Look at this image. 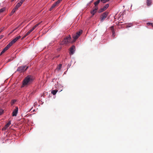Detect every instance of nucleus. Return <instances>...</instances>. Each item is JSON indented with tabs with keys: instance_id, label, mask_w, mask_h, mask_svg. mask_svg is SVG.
I'll return each instance as SVG.
<instances>
[{
	"instance_id": "obj_1",
	"label": "nucleus",
	"mask_w": 153,
	"mask_h": 153,
	"mask_svg": "<svg viewBox=\"0 0 153 153\" xmlns=\"http://www.w3.org/2000/svg\"><path fill=\"white\" fill-rule=\"evenodd\" d=\"M33 80V77L31 75H28L25 78L22 82V87L27 86L31 84Z\"/></svg>"
},
{
	"instance_id": "obj_2",
	"label": "nucleus",
	"mask_w": 153,
	"mask_h": 153,
	"mask_svg": "<svg viewBox=\"0 0 153 153\" xmlns=\"http://www.w3.org/2000/svg\"><path fill=\"white\" fill-rule=\"evenodd\" d=\"M71 36L69 35L64 39V40L62 42L61 44L63 45L68 44L71 42Z\"/></svg>"
},
{
	"instance_id": "obj_3",
	"label": "nucleus",
	"mask_w": 153,
	"mask_h": 153,
	"mask_svg": "<svg viewBox=\"0 0 153 153\" xmlns=\"http://www.w3.org/2000/svg\"><path fill=\"white\" fill-rule=\"evenodd\" d=\"M82 30H80L79 32H77L73 36V37L74 38V41H75L78 38L80 35L82 33Z\"/></svg>"
},
{
	"instance_id": "obj_4",
	"label": "nucleus",
	"mask_w": 153,
	"mask_h": 153,
	"mask_svg": "<svg viewBox=\"0 0 153 153\" xmlns=\"http://www.w3.org/2000/svg\"><path fill=\"white\" fill-rule=\"evenodd\" d=\"M108 13V12L105 11L101 16L100 19L101 22H103L105 19L107 18Z\"/></svg>"
},
{
	"instance_id": "obj_5",
	"label": "nucleus",
	"mask_w": 153,
	"mask_h": 153,
	"mask_svg": "<svg viewBox=\"0 0 153 153\" xmlns=\"http://www.w3.org/2000/svg\"><path fill=\"white\" fill-rule=\"evenodd\" d=\"M26 66H21L18 68L17 71L19 72L20 73L24 72L28 68V67H27L25 69Z\"/></svg>"
},
{
	"instance_id": "obj_6",
	"label": "nucleus",
	"mask_w": 153,
	"mask_h": 153,
	"mask_svg": "<svg viewBox=\"0 0 153 153\" xmlns=\"http://www.w3.org/2000/svg\"><path fill=\"white\" fill-rule=\"evenodd\" d=\"M20 6V5L19 4H17L15 7L13 9L11 13L10 14V16L12 15L18 9V8Z\"/></svg>"
},
{
	"instance_id": "obj_7",
	"label": "nucleus",
	"mask_w": 153,
	"mask_h": 153,
	"mask_svg": "<svg viewBox=\"0 0 153 153\" xmlns=\"http://www.w3.org/2000/svg\"><path fill=\"white\" fill-rule=\"evenodd\" d=\"M109 4H106L103 8H101L98 11L99 13H101L104 11L105 10L109 7Z\"/></svg>"
},
{
	"instance_id": "obj_8",
	"label": "nucleus",
	"mask_w": 153,
	"mask_h": 153,
	"mask_svg": "<svg viewBox=\"0 0 153 153\" xmlns=\"http://www.w3.org/2000/svg\"><path fill=\"white\" fill-rule=\"evenodd\" d=\"M18 110V108L17 107H16L13 110L12 115L13 116H16L17 114Z\"/></svg>"
},
{
	"instance_id": "obj_9",
	"label": "nucleus",
	"mask_w": 153,
	"mask_h": 153,
	"mask_svg": "<svg viewBox=\"0 0 153 153\" xmlns=\"http://www.w3.org/2000/svg\"><path fill=\"white\" fill-rule=\"evenodd\" d=\"M98 9V7H94V9L91 11V13L92 14L93 16L96 13Z\"/></svg>"
},
{
	"instance_id": "obj_10",
	"label": "nucleus",
	"mask_w": 153,
	"mask_h": 153,
	"mask_svg": "<svg viewBox=\"0 0 153 153\" xmlns=\"http://www.w3.org/2000/svg\"><path fill=\"white\" fill-rule=\"evenodd\" d=\"M10 124L11 121H10L3 128L2 130H5L10 125Z\"/></svg>"
},
{
	"instance_id": "obj_11",
	"label": "nucleus",
	"mask_w": 153,
	"mask_h": 153,
	"mask_svg": "<svg viewBox=\"0 0 153 153\" xmlns=\"http://www.w3.org/2000/svg\"><path fill=\"white\" fill-rule=\"evenodd\" d=\"M75 50V47L73 45L70 48V53L71 54H73Z\"/></svg>"
},
{
	"instance_id": "obj_12",
	"label": "nucleus",
	"mask_w": 153,
	"mask_h": 153,
	"mask_svg": "<svg viewBox=\"0 0 153 153\" xmlns=\"http://www.w3.org/2000/svg\"><path fill=\"white\" fill-rule=\"evenodd\" d=\"M32 31L31 30H30L29 31H28L27 33L22 37V39H23L24 38H25L27 36L29 35L30 33L32 32Z\"/></svg>"
},
{
	"instance_id": "obj_13",
	"label": "nucleus",
	"mask_w": 153,
	"mask_h": 153,
	"mask_svg": "<svg viewBox=\"0 0 153 153\" xmlns=\"http://www.w3.org/2000/svg\"><path fill=\"white\" fill-rule=\"evenodd\" d=\"M100 1H101L100 0H97L96 2H95L94 3V7H98L97 5L100 3Z\"/></svg>"
},
{
	"instance_id": "obj_14",
	"label": "nucleus",
	"mask_w": 153,
	"mask_h": 153,
	"mask_svg": "<svg viewBox=\"0 0 153 153\" xmlns=\"http://www.w3.org/2000/svg\"><path fill=\"white\" fill-rule=\"evenodd\" d=\"M146 3L147 6H150L151 4L152 0H147Z\"/></svg>"
},
{
	"instance_id": "obj_15",
	"label": "nucleus",
	"mask_w": 153,
	"mask_h": 153,
	"mask_svg": "<svg viewBox=\"0 0 153 153\" xmlns=\"http://www.w3.org/2000/svg\"><path fill=\"white\" fill-rule=\"evenodd\" d=\"M56 6V4L55 3H54L52 5L51 7L50 8L49 10L50 11L52 10H53V9L55 7V6Z\"/></svg>"
},
{
	"instance_id": "obj_16",
	"label": "nucleus",
	"mask_w": 153,
	"mask_h": 153,
	"mask_svg": "<svg viewBox=\"0 0 153 153\" xmlns=\"http://www.w3.org/2000/svg\"><path fill=\"white\" fill-rule=\"evenodd\" d=\"M62 65L61 64H59V65L57 67L56 69L58 71H59L62 68Z\"/></svg>"
},
{
	"instance_id": "obj_17",
	"label": "nucleus",
	"mask_w": 153,
	"mask_h": 153,
	"mask_svg": "<svg viewBox=\"0 0 153 153\" xmlns=\"http://www.w3.org/2000/svg\"><path fill=\"white\" fill-rule=\"evenodd\" d=\"M58 91L57 90H52L51 91V93L53 94V95H55L56 94V93L58 92Z\"/></svg>"
},
{
	"instance_id": "obj_18",
	"label": "nucleus",
	"mask_w": 153,
	"mask_h": 153,
	"mask_svg": "<svg viewBox=\"0 0 153 153\" xmlns=\"http://www.w3.org/2000/svg\"><path fill=\"white\" fill-rule=\"evenodd\" d=\"M110 29H111V30L112 31V32L113 33V35L114 33V26H112L111 27H110Z\"/></svg>"
},
{
	"instance_id": "obj_19",
	"label": "nucleus",
	"mask_w": 153,
	"mask_h": 153,
	"mask_svg": "<svg viewBox=\"0 0 153 153\" xmlns=\"http://www.w3.org/2000/svg\"><path fill=\"white\" fill-rule=\"evenodd\" d=\"M100 1L101 2L105 3L107 1H109L108 0H100Z\"/></svg>"
},
{
	"instance_id": "obj_20",
	"label": "nucleus",
	"mask_w": 153,
	"mask_h": 153,
	"mask_svg": "<svg viewBox=\"0 0 153 153\" xmlns=\"http://www.w3.org/2000/svg\"><path fill=\"white\" fill-rule=\"evenodd\" d=\"M16 100H13L11 101V105H13L14 104V103L15 102H16Z\"/></svg>"
},
{
	"instance_id": "obj_21",
	"label": "nucleus",
	"mask_w": 153,
	"mask_h": 153,
	"mask_svg": "<svg viewBox=\"0 0 153 153\" xmlns=\"http://www.w3.org/2000/svg\"><path fill=\"white\" fill-rule=\"evenodd\" d=\"M13 44H12V43L10 42L7 46L9 48H10V47Z\"/></svg>"
},
{
	"instance_id": "obj_22",
	"label": "nucleus",
	"mask_w": 153,
	"mask_h": 153,
	"mask_svg": "<svg viewBox=\"0 0 153 153\" xmlns=\"http://www.w3.org/2000/svg\"><path fill=\"white\" fill-rule=\"evenodd\" d=\"M5 10V8H3L1 9H0V13H1L3 11H4Z\"/></svg>"
},
{
	"instance_id": "obj_23",
	"label": "nucleus",
	"mask_w": 153,
	"mask_h": 153,
	"mask_svg": "<svg viewBox=\"0 0 153 153\" xmlns=\"http://www.w3.org/2000/svg\"><path fill=\"white\" fill-rule=\"evenodd\" d=\"M6 51V50H5V49L4 48L1 52L0 55H1V54L4 53Z\"/></svg>"
},
{
	"instance_id": "obj_24",
	"label": "nucleus",
	"mask_w": 153,
	"mask_h": 153,
	"mask_svg": "<svg viewBox=\"0 0 153 153\" xmlns=\"http://www.w3.org/2000/svg\"><path fill=\"white\" fill-rule=\"evenodd\" d=\"M24 1V0H21L20 2H19L18 4H19L20 6Z\"/></svg>"
},
{
	"instance_id": "obj_25",
	"label": "nucleus",
	"mask_w": 153,
	"mask_h": 153,
	"mask_svg": "<svg viewBox=\"0 0 153 153\" xmlns=\"http://www.w3.org/2000/svg\"><path fill=\"white\" fill-rule=\"evenodd\" d=\"M16 42V40H15V39H14L13 40H12L10 42L12 43V44H13V43H14Z\"/></svg>"
},
{
	"instance_id": "obj_26",
	"label": "nucleus",
	"mask_w": 153,
	"mask_h": 153,
	"mask_svg": "<svg viewBox=\"0 0 153 153\" xmlns=\"http://www.w3.org/2000/svg\"><path fill=\"white\" fill-rule=\"evenodd\" d=\"M4 112V110L2 109H0V115H1Z\"/></svg>"
},
{
	"instance_id": "obj_27",
	"label": "nucleus",
	"mask_w": 153,
	"mask_h": 153,
	"mask_svg": "<svg viewBox=\"0 0 153 153\" xmlns=\"http://www.w3.org/2000/svg\"><path fill=\"white\" fill-rule=\"evenodd\" d=\"M153 24L152 23L148 22L147 23V25H152H152H153Z\"/></svg>"
},
{
	"instance_id": "obj_28",
	"label": "nucleus",
	"mask_w": 153,
	"mask_h": 153,
	"mask_svg": "<svg viewBox=\"0 0 153 153\" xmlns=\"http://www.w3.org/2000/svg\"><path fill=\"white\" fill-rule=\"evenodd\" d=\"M36 26L34 25L33 28L31 29V31H32L34 30L36 28Z\"/></svg>"
},
{
	"instance_id": "obj_29",
	"label": "nucleus",
	"mask_w": 153,
	"mask_h": 153,
	"mask_svg": "<svg viewBox=\"0 0 153 153\" xmlns=\"http://www.w3.org/2000/svg\"><path fill=\"white\" fill-rule=\"evenodd\" d=\"M21 38V36H19L17 37H16L15 38H16L18 40L19 39Z\"/></svg>"
},
{
	"instance_id": "obj_30",
	"label": "nucleus",
	"mask_w": 153,
	"mask_h": 153,
	"mask_svg": "<svg viewBox=\"0 0 153 153\" xmlns=\"http://www.w3.org/2000/svg\"><path fill=\"white\" fill-rule=\"evenodd\" d=\"M40 23V22H39L35 25L36 27L38 26Z\"/></svg>"
},
{
	"instance_id": "obj_31",
	"label": "nucleus",
	"mask_w": 153,
	"mask_h": 153,
	"mask_svg": "<svg viewBox=\"0 0 153 153\" xmlns=\"http://www.w3.org/2000/svg\"><path fill=\"white\" fill-rule=\"evenodd\" d=\"M59 2H58V1L56 2L55 3H54L56 5L57 4H59Z\"/></svg>"
},
{
	"instance_id": "obj_32",
	"label": "nucleus",
	"mask_w": 153,
	"mask_h": 153,
	"mask_svg": "<svg viewBox=\"0 0 153 153\" xmlns=\"http://www.w3.org/2000/svg\"><path fill=\"white\" fill-rule=\"evenodd\" d=\"M9 48L7 46H6L5 48H4V49H5V50H6V51Z\"/></svg>"
},
{
	"instance_id": "obj_33",
	"label": "nucleus",
	"mask_w": 153,
	"mask_h": 153,
	"mask_svg": "<svg viewBox=\"0 0 153 153\" xmlns=\"http://www.w3.org/2000/svg\"><path fill=\"white\" fill-rule=\"evenodd\" d=\"M4 37V36L3 35H1L0 36V39Z\"/></svg>"
},
{
	"instance_id": "obj_34",
	"label": "nucleus",
	"mask_w": 153,
	"mask_h": 153,
	"mask_svg": "<svg viewBox=\"0 0 153 153\" xmlns=\"http://www.w3.org/2000/svg\"><path fill=\"white\" fill-rule=\"evenodd\" d=\"M93 1L92 0L89 3V5H90V4L93 2Z\"/></svg>"
},
{
	"instance_id": "obj_35",
	"label": "nucleus",
	"mask_w": 153,
	"mask_h": 153,
	"mask_svg": "<svg viewBox=\"0 0 153 153\" xmlns=\"http://www.w3.org/2000/svg\"><path fill=\"white\" fill-rule=\"evenodd\" d=\"M14 30H15V29L13 30L12 32L10 33H12Z\"/></svg>"
},
{
	"instance_id": "obj_36",
	"label": "nucleus",
	"mask_w": 153,
	"mask_h": 153,
	"mask_svg": "<svg viewBox=\"0 0 153 153\" xmlns=\"http://www.w3.org/2000/svg\"><path fill=\"white\" fill-rule=\"evenodd\" d=\"M61 1H62L61 0H58V2H59V3H60Z\"/></svg>"
},
{
	"instance_id": "obj_37",
	"label": "nucleus",
	"mask_w": 153,
	"mask_h": 153,
	"mask_svg": "<svg viewBox=\"0 0 153 153\" xmlns=\"http://www.w3.org/2000/svg\"><path fill=\"white\" fill-rule=\"evenodd\" d=\"M19 26L18 27H16L15 29V30H16V29H17L19 27Z\"/></svg>"
},
{
	"instance_id": "obj_38",
	"label": "nucleus",
	"mask_w": 153,
	"mask_h": 153,
	"mask_svg": "<svg viewBox=\"0 0 153 153\" xmlns=\"http://www.w3.org/2000/svg\"><path fill=\"white\" fill-rule=\"evenodd\" d=\"M14 39H15V40H16V41H17L18 40H17V39H16V38H14Z\"/></svg>"
},
{
	"instance_id": "obj_39",
	"label": "nucleus",
	"mask_w": 153,
	"mask_h": 153,
	"mask_svg": "<svg viewBox=\"0 0 153 153\" xmlns=\"http://www.w3.org/2000/svg\"><path fill=\"white\" fill-rule=\"evenodd\" d=\"M152 27H153V25H152Z\"/></svg>"
},
{
	"instance_id": "obj_40",
	"label": "nucleus",
	"mask_w": 153,
	"mask_h": 153,
	"mask_svg": "<svg viewBox=\"0 0 153 153\" xmlns=\"http://www.w3.org/2000/svg\"><path fill=\"white\" fill-rule=\"evenodd\" d=\"M59 56H57V57H59Z\"/></svg>"
},
{
	"instance_id": "obj_41",
	"label": "nucleus",
	"mask_w": 153,
	"mask_h": 153,
	"mask_svg": "<svg viewBox=\"0 0 153 153\" xmlns=\"http://www.w3.org/2000/svg\"><path fill=\"white\" fill-rule=\"evenodd\" d=\"M110 0H108V1H110Z\"/></svg>"
},
{
	"instance_id": "obj_42",
	"label": "nucleus",
	"mask_w": 153,
	"mask_h": 153,
	"mask_svg": "<svg viewBox=\"0 0 153 153\" xmlns=\"http://www.w3.org/2000/svg\"><path fill=\"white\" fill-rule=\"evenodd\" d=\"M24 1H25V0H24Z\"/></svg>"
},
{
	"instance_id": "obj_43",
	"label": "nucleus",
	"mask_w": 153,
	"mask_h": 153,
	"mask_svg": "<svg viewBox=\"0 0 153 153\" xmlns=\"http://www.w3.org/2000/svg\"><path fill=\"white\" fill-rule=\"evenodd\" d=\"M62 0H61V1H62Z\"/></svg>"
}]
</instances>
